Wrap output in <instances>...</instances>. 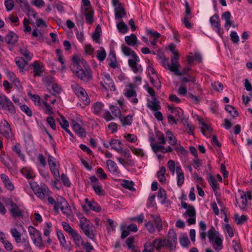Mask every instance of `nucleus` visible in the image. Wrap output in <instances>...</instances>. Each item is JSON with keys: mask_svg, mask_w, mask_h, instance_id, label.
<instances>
[{"mask_svg": "<svg viewBox=\"0 0 252 252\" xmlns=\"http://www.w3.org/2000/svg\"><path fill=\"white\" fill-rule=\"evenodd\" d=\"M0 133L7 139L12 138V132L10 126L5 120L1 121L0 124Z\"/></svg>", "mask_w": 252, "mask_h": 252, "instance_id": "obj_8", "label": "nucleus"}, {"mask_svg": "<svg viewBox=\"0 0 252 252\" xmlns=\"http://www.w3.org/2000/svg\"><path fill=\"white\" fill-rule=\"evenodd\" d=\"M61 119L62 120V122H60V124L62 128H66L69 126L68 122L65 119V118L63 116H61Z\"/></svg>", "mask_w": 252, "mask_h": 252, "instance_id": "obj_63", "label": "nucleus"}, {"mask_svg": "<svg viewBox=\"0 0 252 252\" xmlns=\"http://www.w3.org/2000/svg\"><path fill=\"white\" fill-rule=\"evenodd\" d=\"M176 173L177 175V185L180 186L184 182V175L180 166L176 167Z\"/></svg>", "mask_w": 252, "mask_h": 252, "instance_id": "obj_25", "label": "nucleus"}, {"mask_svg": "<svg viewBox=\"0 0 252 252\" xmlns=\"http://www.w3.org/2000/svg\"><path fill=\"white\" fill-rule=\"evenodd\" d=\"M61 180L63 184V185L66 187H69L70 185V183L69 181L68 178L64 174H62L61 175Z\"/></svg>", "mask_w": 252, "mask_h": 252, "instance_id": "obj_58", "label": "nucleus"}, {"mask_svg": "<svg viewBox=\"0 0 252 252\" xmlns=\"http://www.w3.org/2000/svg\"><path fill=\"white\" fill-rule=\"evenodd\" d=\"M72 88L75 94L84 102L85 104H89L90 101L84 89L76 84L72 85Z\"/></svg>", "mask_w": 252, "mask_h": 252, "instance_id": "obj_6", "label": "nucleus"}, {"mask_svg": "<svg viewBox=\"0 0 252 252\" xmlns=\"http://www.w3.org/2000/svg\"><path fill=\"white\" fill-rule=\"evenodd\" d=\"M110 109L113 115L115 117L120 118L121 117V111L120 108L115 105H111Z\"/></svg>", "mask_w": 252, "mask_h": 252, "instance_id": "obj_35", "label": "nucleus"}, {"mask_svg": "<svg viewBox=\"0 0 252 252\" xmlns=\"http://www.w3.org/2000/svg\"><path fill=\"white\" fill-rule=\"evenodd\" d=\"M50 169L56 180L58 181L60 178V174L58 169L56 168V166H52L50 167Z\"/></svg>", "mask_w": 252, "mask_h": 252, "instance_id": "obj_52", "label": "nucleus"}, {"mask_svg": "<svg viewBox=\"0 0 252 252\" xmlns=\"http://www.w3.org/2000/svg\"><path fill=\"white\" fill-rule=\"evenodd\" d=\"M58 237L60 240L61 245L63 247H65L66 244V241L64 235L61 232L57 233Z\"/></svg>", "mask_w": 252, "mask_h": 252, "instance_id": "obj_56", "label": "nucleus"}, {"mask_svg": "<svg viewBox=\"0 0 252 252\" xmlns=\"http://www.w3.org/2000/svg\"><path fill=\"white\" fill-rule=\"evenodd\" d=\"M62 225L63 229L68 232L69 234H71L73 232L75 231L65 221L62 222Z\"/></svg>", "mask_w": 252, "mask_h": 252, "instance_id": "obj_50", "label": "nucleus"}, {"mask_svg": "<svg viewBox=\"0 0 252 252\" xmlns=\"http://www.w3.org/2000/svg\"><path fill=\"white\" fill-rule=\"evenodd\" d=\"M207 236L213 248L217 251L222 248V240L220 237L219 233L217 231L213 226L208 231Z\"/></svg>", "mask_w": 252, "mask_h": 252, "instance_id": "obj_2", "label": "nucleus"}, {"mask_svg": "<svg viewBox=\"0 0 252 252\" xmlns=\"http://www.w3.org/2000/svg\"><path fill=\"white\" fill-rule=\"evenodd\" d=\"M200 126L202 131V132L203 133L204 135L206 134H205L204 132L205 131H207L208 132H211L212 131V129L204 122L203 121H200L199 122Z\"/></svg>", "mask_w": 252, "mask_h": 252, "instance_id": "obj_44", "label": "nucleus"}, {"mask_svg": "<svg viewBox=\"0 0 252 252\" xmlns=\"http://www.w3.org/2000/svg\"><path fill=\"white\" fill-rule=\"evenodd\" d=\"M124 187L130 190H135V189L133 188V183L131 181H124Z\"/></svg>", "mask_w": 252, "mask_h": 252, "instance_id": "obj_51", "label": "nucleus"}, {"mask_svg": "<svg viewBox=\"0 0 252 252\" xmlns=\"http://www.w3.org/2000/svg\"><path fill=\"white\" fill-rule=\"evenodd\" d=\"M2 105L1 108L7 110L9 113H14L15 112V109L12 102L4 95H3Z\"/></svg>", "mask_w": 252, "mask_h": 252, "instance_id": "obj_13", "label": "nucleus"}, {"mask_svg": "<svg viewBox=\"0 0 252 252\" xmlns=\"http://www.w3.org/2000/svg\"><path fill=\"white\" fill-rule=\"evenodd\" d=\"M79 225L87 237L91 239H94L95 234L94 226L89 220L85 218H81Z\"/></svg>", "mask_w": 252, "mask_h": 252, "instance_id": "obj_4", "label": "nucleus"}, {"mask_svg": "<svg viewBox=\"0 0 252 252\" xmlns=\"http://www.w3.org/2000/svg\"><path fill=\"white\" fill-rule=\"evenodd\" d=\"M20 6L24 11L28 12V15H29L30 12V5L28 3L27 0H25L22 3H21Z\"/></svg>", "mask_w": 252, "mask_h": 252, "instance_id": "obj_46", "label": "nucleus"}, {"mask_svg": "<svg viewBox=\"0 0 252 252\" xmlns=\"http://www.w3.org/2000/svg\"><path fill=\"white\" fill-rule=\"evenodd\" d=\"M230 37L234 43H237L238 42L239 38L236 32H232L230 34Z\"/></svg>", "mask_w": 252, "mask_h": 252, "instance_id": "obj_60", "label": "nucleus"}, {"mask_svg": "<svg viewBox=\"0 0 252 252\" xmlns=\"http://www.w3.org/2000/svg\"><path fill=\"white\" fill-rule=\"evenodd\" d=\"M28 231L33 243L38 247H43L44 245L40 233L32 226H29Z\"/></svg>", "mask_w": 252, "mask_h": 252, "instance_id": "obj_5", "label": "nucleus"}, {"mask_svg": "<svg viewBox=\"0 0 252 252\" xmlns=\"http://www.w3.org/2000/svg\"><path fill=\"white\" fill-rule=\"evenodd\" d=\"M71 125L74 131L81 137H85L86 136V132L85 130L76 122L73 121Z\"/></svg>", "mask_w": 252, "mask_h": 252, "instance_id": "obj_14", "label": "nucleus"}, {"mask_svg": "<svg viewBox=\"0 0 252 252\" xmlns=\"http://www.w3.org/2000/svg\"><path fill=\"white\" fill-rule=\"evenodd\" d=\"M4 4L6 10L8 11L11 10L14 7V2L12 0H5Z\"/></svg>", "mask_w": 252, "mask_h": 252, "instance_id": "obj_54", "label": "nucleus"}, {"mask_svg": "<svg viewBox=\"0 0 252 252\" xmlns=\"http://www.w3.org/2000/svg\"><path fill=\"white\" fill-rule=\"evenodd\" d=\"M35 193L42 199L46 198L49 196V190L47 188H37L35 190Z\"/></svg>", "mask_w": 252, "mask_h": 252, "instance_id": "obj_15", "label": "nucleus"}, {"mask_svg": "<svg viewBox=\"0 0 252 252\" xmlns=\"http://www.w3.org/2000/svg\"><path fill=\"white\" fill-rule=\"evenodd\" d=\"M168 167L173 174L175 171V163L173 160H170L167 163Z\"/></svg>", "mask_w": 252, "mask_h": 252, "instance_id": "obj_59", "label": "nucleus"}, {"mask_svg": "<svg viewBox=\"0 0 252 252\" xmlns=\"http://www.w3.org/2000/svg\"><path fill=\"white\" fill-rule=\"evenodd\" d=\"M86 21L87 23L91 25L94 22V11L90 8H85L84 12Z\"/></svg>", "mask_w": 252, "mask_h": 252, "instance_id": "obj_17", "label": "nucleus"}, {"mask_svg": "<svg viewBox=\"0 0 252 252\" xmlns=\"http://www.w3.org/2000/svg\"><path fill=\"white\" fill-rule=\"evenodd\" d=\"M122 50L126 56L131 55L133 59L128 60V63L132 70L135 73H141L143 69L141 65H138L137 62H139V59L134 51H132L129 47L125 45L121 46Z\"/></svg>", "mask_w": 252, "mask_h": 252, "instance_id": "obj_1", "label": "nucleus"}, {"mask_svg": "<svg viewBox=\"0 0 252 252\" xmlns=\"http://www.w3.org/2000/svg\"><path fill=\"white\" fill-rule=\"evenodd\" d=\"M151 146L153 151L156 153L159 151H160L162 145H158L157 143L155 142V140L153 139L151 142Z\"/></svg>", "mask_w": 252, "mask_h": 252, "instance_id": "obj_47", "label": "nucleus"}, {"mask_svg": "<svg viewBox=\"0 0 252 252\" xmlns=\"http://www.w3.org/2000/svg\"><path fill=\"white\" fill-rule=\"evenodd\" d=\"M158 197L161 199V203H163L166 199L165 191L163 189H159L158 192Z\"/></svg>", "mask_w": 252, "mask_h": 252, "instance_id": "obj_45", "label": "nucleus"}, {"mask_svg": "<svg viewBox=\"0 0 252 252\" xmlns=\"http://www.w3.org/2000/svg\"><path fill=\"white\" fill-rule=\"evenodd\" d=\"M114 11L116 19L122 18L126 15V12L122 4H119V5L115 7Z\"/></svg>", "mask_w": 252, "mask_h": 252, "instance_id": "obj_18", "label": "nucleus"}, {"mask_svg": "<svg viewBox=\"0 0 252 252\" xmlns=\"http://www.w3.org/2000/svg\"><path fill=\"white\" fill-rule=\"evenodd\" d=\"M18 35L14 32H10L6 36L5 40V42L9 44H14L18 41Z\"/></svg>", "mask_w": 252, "mask_h": 252, "instance_id": "obj_19", "label": "nucleus"}, {"mask_svg": "<svg viewBox=\"0 0 252 252\" xmlns=\"http://www.w3.org/2000/svg\"><path fill=\"white\" fill-rule=\"evenodd\" d=\"M72 61L73 62V69H76L78 67L79 68L80 66L87 63L83 59H80L78 56L73 57L72 58Z\"/></svg>", "mask_w": 252, "mask_h": 252, "instance_id": "obj_23", "label": "nucleus"}, {"mask_svg": "<svg viewBox=\"0 0 252 252\" xmlns=\"http://www.w3.org/2000/svg\"><path fill=\"white\" fill-rule=\"evenodd\" d=\"M15 62L21 72L23 71L24 70L27 69L26 67L28 64L27 61H25L23 58H16Z\"/></svg>", "mask_w": 252, "mask_h": 252, "instance_id": "obj_21", "label": "nucleus"}, {"mask_svg": "<svg viewBox=\"0 0 252 252\" xmlns=\"http://www.w3.org/2000/svg\"><path fill=\"white\" fill-rule=\"evenodd\" d=\"M63 200H65L63 198H61V201H58V202H56L54 204V209L56 211H58L59 209H61L62 206L64 204L63 203Z\"/></svg>", "mask_w": 252, "mask_h": 252, "instance_id": "obj_57", "label": "nucleus"}, {"mask_svg": "<svg viewBox=\"0 0 252 252\" xmlns=\"http://www.w3.org/2000/svg\"><path fill=\"white\" fill-rule=\"evenodd\" d=\"M210 21L212 26L214 28H216L218 33L220 35V23L219 16L217 14L214 15L211 17Z\"/></svg>", "mask_w": 252, "mask_h": 252, "instance_id": "obj_16", "label": "nucleus"}, {"mask_svg": "<svg viewBox=\"0 0 252 252\" xmlns=\"http://www.w3.org/2000/svg\"><path fill=\"white\" fill-rule=\"evenodd\" d=\"M88 206L90 207V209L95 211H100V207L94 201L89 202Z\"/></svg>", "mask_w": 252, "mask_h": 252, "instance_id": "obj_48", "label": "nucleus"}, {"mask_svg": "<svg viewBox=\"0 0 252 252\" xmlns=\"http://www.w3.org/2000/svg\"><path fill=\"white\" fill-rule=\"evenodd\" d=\"M103 107V104L100 102L95 103L94 105V113L98 115L100 114Z\"/></svg>", "mask_w": 252, "mask_h": 252, "instance_id": "obj_43", "label": "nucleus"}, {"mask_svg": "<svg viewBox=\"0 0 252 252\" xmlns=\"http://www.w3.org/2000/svg\"><path fill=\"white\" fill-rule=\"evenodd\" d=\"M107 165L109 170L112 173H118V166L115 162L111 160L107 161Z\"/></svg>", "mask_w": 252, "mask_h": 252, "instance_id": "obj_28", "label": "nucleus"}, {"mask_svg": "<svg viewBox=\"0 0 252 252\" xmlns=\"http://www.w3.org/2000/svg\"><path fill=\"white\" fill-rule=\"evenodd\" d=\"M151 218L154 220V223L158 231H160L162 229V223L160 217L158 216H155L151 215Z\"/></svg>", "mask_w": 252, "mask_h": 252, "instance_id": "obj_29", "label": "nucleus"}, {"mask_svg": "<svg viewBox=\"0 0 252 252\" xmlns=\"http://www.w3.org/2000/svg\"><path fill=\"white\" fill-rule=\"evenodd\" d=\"M225 109L234 118L238 116V113L236 109L230 105H226Z\"/></svg>", "mask_w": 252, "mask_h": 252, "instance_id": "obj_34", "label": "nucleus"}, {"mask_svg": "<svg viewBox=\"0 0 252 252\" xmlns=\"http://www.w3.org/2000/svg\"><path fill=\"white\" fill-rule=\"evenodd\" d=\"M173 55L174 56L172 57L171 59V65H170L169 63L167 64V69L174 72L176 75L181 76L183 73L180 72L178 69L180 66L179 63L178 62L179 54L176 53Z\"/></svg>", "mask_w": 252, "mask_h": 252, "instance_id": "obj_7", "label": "nucleus"}, {"mask_svg": "<svg viewBox=\"0 0 252 252\" xmlns=\"http://www.w3.org/2000/svg\"><path fill=\"white\" fill-rule=\"evenodd\" d=\"M166 171V169L164 166H162L160 167L159 171H158L157 173V177L158 179V180L160 182H164L166 180V178L165 177V173Z\"/></svg>", "mask_w": 252, "mask_h": 252, "instance_id": "obj_30", "label": "nucleus"}, {"mask_svg": "<svg viewBox=\"0 0 252 252\" xmlns=\"http://www.w3.org/2000/svg\"><path fill=\"white\" fill-rule=\"evenodd\" d=\"M63 203L64 204L61 207V211L63 214L66 215L67 220H69L70 221H73L74 220V218L70 207L65 200H63Z\"/></svg>", "mask_w": 252, "mask_h": 252, "instance_id": "obj_12", "label": "nucleus"}, {"mask_svg": "<svg viewBox=\"0 0 252 252\" xmlns=\"http://www.w3.org/2000/svg\"><path fill=\"white\" fill-rule=\"evenodd\" d=\"M159 101L155 97L152 98V100L149 102L147 106L154 111H158L160 109V106L159 104Z\"/></svg>", "mask_w": 252, "mask_h": 252, "instance_id": "obj_20", "label": "nucleus"}, {"mask_svg": "<svg viewBox=\"0 0 252 252\" xmlns=\"http://www.w3.org/2000/svg\"><path fill=\"white\" fill-rule=\"evenodd\" d=\"M234 218L238 225L244 223L247 220L246 216L243 215L240 217L237 214L234 215Z\"/></svg>", "mask_w": 252, "mask_h": 252, "instance_id": "obj_40", "label": "nucleus"}, {"mask_svg": "<svg viewBox=\"0 0 252 252\" xmlns=\"http://www.w3.org/2000/svg\"><path fill=\"white\" fill-rule=\"evenodd\" d=\"M21 110L24 112L28 116H32L31 109L26 105H23L21 106Z\"/></svg>", "mask_w": 252, "mask_h": 252, "instance_id": "obj_55", "label": "nucleus"}, {"mask_svg": "<svg viewBox=\"0 0 252 252\" xmlns=\"http://www.w3.org/2000/svg\"><path fill=\"white\" fill-rule=\"evenodd\" d=\"M208 182L214 191L218 189L219 184L213 176H209Z\"/></svg>", "mask_w": 252, "mask_h": 252, "instance_id": "obj_41", "label": "nucleus"}, {"mask_svg": "<svg viewBox=\"0 0 252 252\" xmlns=\"http://www.w3.org/2000/svg\"><path fill=\"white\" fill-rule=\"evenodd\" d=\"M72 70L77 76L83 81L88 82L92 78V72L87 63L80 66L79 68L72 69Z\"/></svg>", "mask_w": 252, "mask_h": 252, "instance_id": "obj_3", "label": "nucleus"}, {"mask_svg": "<svg viewBox=\"0 0 252 252\" xmlns=\"http://www.w3.org/2000/svg\"><path fill=\"white\" fill-rule=\"evenodd\" d=\"M180 241L181 245L184 247H187L190 244V242L187 236L181 238Z\"/></svg>", "mask_w": 252, "mask_h": 252, "instance_id": "obj_53", "label": "nucleus"}, {"mask_svg": "<svg viewBox=\"0 0 252 252\" xmlns=\"http://www.w3.org/2000/svg\"><path fill=\"white\" fill-rule=\"evenodd\" d=\"M168 241L171 243V246L174 247L177 242V235L173 229H170L168 234Z\"/></svg>", "mask_w": 252, "mask_h": 252, "instance_id": "obj_24", "label": "nucleus"}, {"mask_svg": "<svg viewBox=\"0 0 252 252\" xmlns=\"http://www.w3.org/2000/svg\"><path fill=\"white\" fill-rule=\"evenodd\" d=\"M20 53L22 55L24 56L25 59L29 61L31 60L32 57V54H31L29 51L27 49V48L23 47L20 49Z\"/></svg>", "mask_w": 252, "mask_h": 252, "instance_id": "obj_38", "label": "nucleus"}, {"mask_svg": "<svg viewBox=\"0 0 252 252\" xmlns=\"http://www.w3.org/2000/svg\"><path fill=\"white\" fill-rule=\"evenodd\" d=\"M117 27L119 31L122 33H126L128 30L127 26L124 23V21H121L117 25Z\"/></svg>", "mask_w": 252, "mask_h": 252, "instance_id": "obj_33", "label": "nucleus"}, {"mask_svg": "<svg viewBox=\"0 0 252 252\" xmlns=\"http://www.w3.org/2000/svg\"><path fill=\"white\" fill-rule=\"evenodd\" d=\"M196 213L195 209L193 206H189L188 209L187 211L184 213V216L185 217H187V216L190 217H195Z\"/></svg>", "mask_w": 252, "mask_h": 252, "instance_id": "obj_42", "label": "nucleus"}, {"mask_svg": "<svg viewBox=\"0 0 252 252\" xmlns=\"http://www.w3.org/2000/svg\"><path fill=\"white\" fill-rule=\"evenodd\" d=\"M94 49L92 48L91 45H86L85 47V52L86 54L91 55L93 54Z\"/></svg>", "mask_w": 252, "mask_h": 252, "instance_id": "obj_64", "label": "nucleus"}, {"mask_svg": "<svg viewBox=\"0 0 252 252\" xmlns=\"http://www.w3.org/2000/svg\"><path fill=\"white\" fill-rule=\"evenodd\" d=\"M46 121L53 129H56L55 123L52 117H47Z\"/></svg>", "mask_w": 252, "mask_h": 252, "instance_id": "obj_61", "label": "nucleus"}, {"mask_svg": "<svg viewBox=\"0 0 252 252\" xmlns=\"http://www.w3.org/2000/svg\"><path fill=\"white\" fill-rule=\"evenodd\" d=\"M122 143L117 139L112 140L110 142V145L111 147L116 150L117 152L122 147Z\"/></svg>", "mask_w": 252, "mask_h": 252, "instance_id": "obj_32", "label": "nucleus"}, {"mask_svg": "<svg viewBox=\"0 0 252 252\" xmlns=\"http://www.w3.org/2000/svg\"><path fill=\"white\" fill-rule=\"evenodd\" d=\"M70 235L73 239L75 245L77 246V247H79V242L82 240V237H81V236L79 235L75 230Z\"/></svg>", "mask_w": 252, "mask_h": 252, "instance_id": "obj_39", "label": "nucleus"}, {"mask_svg": "<svg viewBox=\"0 0 252 252\" xmlns=\"http://www.w3.org/2000/svg\"><path fill=\"white\" fill-rule=\"evenodd\" d=\"M101 86L106 90L114 91L115 87L113 81L109 75H105L103 81L100 83Z\"/></svg>", "mask_w": 252, "mask_h": 252, "instance_id": "obj_10", "label": "nucleus"}, {"mask_svg": "<svg viewBox=\"0 0 252 252\" xmlns=\"http://www.w3.org/2000/svg\"><path fill=\"white\" fill-rule=\"evenodd\" d=\"M12 150L15 152L19 156V157L23 160H24V156L21 153L20 144L17 143L12 147Z\"/></svg>", "mask_w": 252, "mask_h": 252, "instance_id": "obj_37", "label": "nucleus"}, {"mask_svg": "<svg viewBox=\"0 0 252 252\" xmlns=\"http://www.w3.org/2000/svg\"><path fill=\"white\" fill-rule=\"evenodd\" d=\"M10 232L17 243L21 242V233L17 230L16 228H12L10 230Z\"/></svg>", "mask_w": 252, "mask_h": 252, "instance_id": "obj_31", "label": "nucleus"}, {"mask_svg": "<svg viewBox=\"0 0 252 252\" xmlns=\"http://www.w3.org/2000/svg\"><path fill=\"white\" fill-rule=\"evenodd\" d=\"M156 136L158 139V143L160 144L164 145L166 143V140L165 139V137L164 136V135L158 132L157 133Z\"/></svg>", "mask_w": 252, "mask_h": 252, "instance_id": "obj_49", "label": "nucleus"}, {"mask_svg": "<svg viewBox=\"0 0 252 252\" xmlns=\"http://www.w3.org/2000/svg\"><path fill=\"white\" fill-rule=\"evenodd\" d=\"M106 53L103 47H100V50L97 51L96 57L100 61H103L105 59Z\"/></svg>", "mask_w": 252, "mask_h": 252, "instance_id": "obj_36", "label": "nucleus"}, {"mask_svg": "<svg viewBox=\"0 0 252 252\" xmlns=\"http://www.w3.org/2000/svg\"><path fill=\"white\" fill-rule=\"evenodd\" d=\"M90 180L95 192L99 195L103 194L104 190L102 189L101 186L99 184L98 179L95 176H91L90 177Z\"/></svg>", "mask_w": 252, "mask_h": 252, "instance_id": "obj_11", "label": "nucleus"}, {"mask_svg": "<svg viewBox=\"0 0 252 252\" xmlns=\"http://www.w3.org/2000/svg\"><path fill=\"white\" fill-rule=\"evenodd\" d=\"M12 216L14 217H18L22 216L23 214V211L20 210L19 207L15 204L14 203L9 209Z\"/></svg>", "mask_w": 252, "mask_h": 252, "instance_id": "obj_22", "label": "nucleus"}, {"mask_svg": "<svg viewBox=\"0 0 252 252\" xmlns=\"http://www.w3.org/2000/svg\"><path fill=\"white\" fill-rule=\"evenodd\" d=\"M252 199L250 192H247L241 195L240 198H236V203L239 204V207L242 210H246L247 206L248 201Z\"/></svg>", "mask_w": 252, "mask_h": 252, "instance_id": "obj_9", "label": "nucleus"}, {"mask_svg": "<svg viewBox=\"0 0 252 252\" xmlns=\"http://www.w3.org/2000/svg\"><path fill=\"white\" fill-rule=\"evenodd\" d=\"M33 67L34 76H40L42 73L41 67L38 62H34L32 65Z\"/></svg>", "mask_w": 252, "mask_h": 252, "instance_id": "obj_27", "label": "nucleus"}, {"mask_svg": "<svg viewBox=\"0 0 252 252\" xmlns=\"http://www.w3.org/2000/svg\"><path fill=\"white\" fill-rule=\"evenodd\" d=\"M214 88L219 92H222L223 90V85L220 82H215L212 84Z\"/></svg>", "mask_w": 252, "mask_h": 252, "instance_id": "obj_62", "label": "nucleus"}, {"mask_svg": "<svg viewBox=\"0 0 252 252\" xmlns=\"http://www.w3.org/2000/svg\"><path fill=\"white\" fill-rule=\"evenodd\" d=\"M125 38L126 43L131 46H134L136 44L137 41L136 36L134 34H131L129 36H126Z\"/></svg>", "mask_w": 252, "mask_h": 252, "instance_id": "obj_26", "label": "nucleus"}]
</instances>
